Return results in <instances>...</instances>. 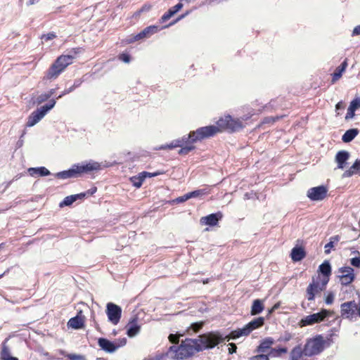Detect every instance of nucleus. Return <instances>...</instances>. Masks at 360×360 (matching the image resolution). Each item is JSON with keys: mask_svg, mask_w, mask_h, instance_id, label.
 Segmentation results:
<instances>
[{"mask_svg": "<svg viewBox=\"0 0 360 360\" xmlns=\"http://www.w3.org/2000/svg\"><path fill=\"white\" fill-rule=\"evenodd\" d=\"M101 169L102 167L99 162L90 160L86 162L73 165L69 169L57 172L54 174V176L60 179H67L77 177L84 173L98 171Z\"/></svg>", "mask_w": 360, "mask_h": 360, "instance_id": "3", "label": "nucleus"}, {"mask_svg": "<svg viewBox=\"0 0 360 360\" xmlns=\"http://www.w3.org/2000/svg\"><path fill=\"white\" fill-rule=\"evenodd\" d=\"M76 199L77 200H83L86 196H87V193L86 192L80 193L78 194H75Z\"/></svg>", "mask_w": 360, "mask_h": 360, "instance_id": "56", "label": "nucleus"}, {"mask_svg": "<svg viewBox=\"0 0 360 360\" xmlns=\"http://www.w3.org/2000/svg\"><path fill=\"white\" fill-rule=\"evenodd\" d=\"M27 172L31 176L34 177L46 176L51 174L50 171L45 167H30Z\"/></svg>", "mask_w": 360, "mask_h": 360, "instance_id": "24", "label": "nucleus"}, {"mask_svg": "<svg viewBox=\"0 0 360 360\" xmlns=\"http://www.w3.org/2000/svg\"><path fill=\"white\" fill-rule=\"evenodd\" d=\"M360 34V25L356 26L352 31V36Z\"/></svg>", "mask_w": 360, "mask_h": 360, "instance_id": "57", "label": "nucleus"}, {"mask_svg": "<svg viewBox=\"0 0 360 360\" xmlns=\"http://www.w3.org/2000/svg\"><path fill=\"white\" fill-rule=\"evenodd\" d=\"M49 98H49V95L46 94V92H45V93H43V94L39 95L36 98L35 101H34V103L39 105L45 101H46Z\"/></svg>", "mask_w": 360, "mask_h": 360, "instance_id": "38", "label": "nucleus"}, {"mask_svg": "<svg viewBox=\"0 0 360 360\" xmlns=\"http://www.w3.org/2000/svg\"><path fill=\"white\" fill-rule=\"evenodd\" d=\"M354 172H355V170L351 169V167H350L349 169L345 172V173L343 174V176H345V177L351 176L352 175H353L354 174Z\"/></svg>", "mask_w": 360, "mask_h": 360, "instance_id": "55", "label": "nucleus"}, {"mask_svg": "<svg viewBox=\"0 0 360 360\" xmlns=\"http://www.w3.org/2000/svg\"><path fill=\"white\" fill-rule=\"evenodd\" d=\"M222 340L223 338L219 334L209 333L200 335L198 339L187 338L184 341L187 352L189 353V356H191L195 352L214 347Z\"/></svg>", "mask_w": 360, "mask_h": 360, "instance_id": "2", "label": "nucleus"}, {"mask_svg": "<svg viewBox=\"0 0 360 360\" xmlns=\"http://www.w3.org/2000/svg\"><path fill=\"white\" fill-rule=\"evenodd\" d=\"M182 147L181 145V141H179V139H174L172 141L169 143L163 144L158 148L156 150H172L176 148Z\"/></svg>", "mask_w": 360, "mask_h": 360, "instance_id": "31", "label": "nucleus"}, {"mask_svg": "<svg viewBox=\"0 0 360 360\" xmlns=\"http://www.w3.org/2000/svg\"><path fill=\"white\" fill-rule=\"evenodd\" d=\"M82 80L81 79H75V82H74V84H73V88H77L79 87L82 83Z\"/></svg>", "mask_w": 360, "mask_h": 360, "instance_id": "60", "label": "nucleus"}, {"mask_svg": "<svg viewBox=\"0 0 360 360\" xmlns=\"http://www.w3.org/2000/svg\"><path fill=\"white\" fill-rule=\"evenodd\" d=\"M56 92L55 89H51L49 91L46 92V94L49 95V98H51Z\"/></svg>", "mask_w": 360, "mask_h": 360, "instance_id": "64", "label": "nucleus"}, {"mask_svg": "<svg viewBox=\"0 0 360 360\" xmlns=\"http://www.w3.org/2000/svg\"><path fill=\"white\" fill-rule=\"evenodd\" d=\"M350 264L354 267L360 268V256L352 258Z\"/></svg>", "mask_w": 360, "mask_h": 360, "instance_id": "45", "label": "nucleus"}, {"mask_svg": "<svg viewBox=\"0 0 360 360\" xmlns=\"http://www.w3.org/2000/svg\"><path fill=\"white\" fill-rule=\"evenodd\" d=\"M349 158V153L346 150H340L335 155V161L339 169H344L346 162Z\"/></svg>", "mask_w": 360, "mask_h": 360, "instance_id": "23", "label": "nucleus"}, {"mask_svg": "<svg viewBox=\"0 0 360 360\" xmlns=\"http://www.w3.org/2000/svg\"><path fill=\"white\" fill-rule=\"evenodd\" d=\"M56 103V101L55 99H51L49 103L41 106L36 110L33 111L28 117L26 127H31L38 123L49 110L54 108Z\"/></svg>", "mask_w": 360, "mask_h": 360, "instance_id": "6", "label": "nucleus"}, {"mask_svg": "<svg viewBox=\"0 0 360 360\" xmlns=\"http://www.w3.org/2000/svg\"><path fill=\"white\" fill-rule=\"evenodd\" d=\"M330 314V311L327 309H321L319 312L312 314L304 316L302 319L300 323L302 326H311L314 323L323 321L326 317Z\"/></svg>", "mask_w": 360, "mask_h": 360, "instance_id": "9", "label": "nucleus"}, {"mask_svg": "<svg viewBox=\"0 0 360 360\" xmlns=\"http://www.w3.org/2000/svg\"><path fill=\"white\" fill-rule=\"evenodd\" d=\"M126 327L127 334L130 338L136 336L140 331V326L137 323L136 318H133Z\"/></svg>", "mask_w": 360, "mask_h": 360, "instance_id": "18", "label": "nucleus"}, {"mask_svg": "<svg viewBox=\"0 0 360 360\" xmlns=\"http://www.w3.org/2000/svg\"><path fill=\"white\" fill-rule=\"evenodd\" d=\"M338 278L342 285H348L354 281V270L351 266H342L338 269Z\"/></svg>", "mask_w": 360, "mask_h": 360, "instance_id": "12", "label": "nucleus"}, {"mask_svg": "<svg viewBox=\"0 0 360 360\" xmlns=\"http://www.w3.org/2000/svg\"><path fill=\"white\" fill-rule=\"evenodd\" d=\"M106 314L108 321L113 325H117L120 320L122 315V309L120 306L108 302L106 305Z\"/></svg>", "mask_w": 360, "mask_h": 360, "instance_id": "10", "label": "nucleus"}, {"mask_svg": "<svg viewBox=\"0 0 360 360\" xmlns=\"http://www.w3.org/2000/svg\"><path fill=\"white\" fill-rule=\"evenodd\" d=\"M230 346L231 347L229 348V353L233 354V353L236 352V349H237L236 345L234 343H231V344H230Z\"/></svg>", "mask_w": 360, "mask_h": 360, "instance_id": "58", "label": "nucleus"}, {"mask_svg": "<svg viewBox=\"0 0 360 360\" xmlns=\"http://www.w3.org/2000/svg\"><path fill=\"white\" fill-rule=\"evenodd\" d=\"M68 358L70 360H85L84 356L76 354H70L68 355Z\"/></svg>", "mask_w": 360, "mask_h": 360, "instance_id": "46", "label": "nucleus"}, {"mask_svg": "<svg viewBox=\"0 0 360 360\" xmlns=\"http://www.w3.org/2000/svg\"><path fill=\"white\" fill-rule=\"evenodd\" d=\"M56 37V34L54 32H49L46 34H43L41 37V39L44 41H49L55 39Z\"/></svg>", "mask_w": 360, "mask_h": 360, "instance_id": "44", "label": "nucleus"}, {"mask_svg": "<svg viewBox=\"0 0 360 360\" xmlns=\"http://www.w3.org/2000/svg\"><path fill=\"white\" fill-rule=\"evenodd\" d=\"M291 339V335L289 333L285 334V335L281 337L278 341L288 342Z\"/></svg>", "mask_w": 360, "mask_h": 360, "instance_id": "53", "label": "nucleus"}, {"mask_svg": "<svg viewBox=\"0 0 360 360\" xmlns=\"http://www.w3.org/2000/svg\"><path fill=\"white\" fill-rule=\"evenodd\" d=\"M344 108H345V105H344V103L342 101L338 102L336 104V105H335V108H336L337 110L343 109Z\"/></svg>", "mask_w": 360, "mask_h": 360, "instance_id": "62", "label": "nucleus"}, {"mask_svg": "<svg viewBox=\"0 0 360 360\" xmlns=\"http://www.w3.org/2000/svg\"><path fill=\"white\" fill-rule=\"evenodd\" d=\"M328 189L324 186H319L309 188L307 195L312 201H321L327 195Z\"/></svg>", "mask_w": 360, "mask_h": 360, "instance_id": "14", "label": "nucleus"}, {"mask_svg": "<svg viewBox=\"0 0 360 360\" xmlns=\"http://www.w3.org/2000/svg\"><path fill=\"white\" fill-rule=\"evenodd\" d=\"M359 167H360V161L356 160L355 161V162L351 167V169L356 170V169H358L359 168Z\"/></svg>", "mask_w": 360, "mask_h": 360, "instance_id": "59", "label": "nucleus"}, {"mask_svg": "<svg viewBox=\"0 0 360 360\" xmlns=\"http://www.w3.org/2000/svg\"><path fill=\"white\" fill-rule=\"evenodd\" d=\"M250 360H269V355L259 353V354L251 357Z\"/></svg>", "mask_w": 360, "mask_h": 360, "instance_id": "42", "label": "nucleus"}, {"mask_svg": "<svg viewBox=\"0 0 360 360\" xmlns=\"http://www.w3.org/2000/svg\"><path fill=\"white\" fill-rule=\"evenodd\" d=\"M98 345L101 349L108 353H112L117 350L115 342L110 341L104 338H100L98 340Z\"/></svg>", "mask_w": 360, "mask_h": 360, "instance_id": "17", "label": "nucleus"}, {"mask_svg": "<svg viewBox=\"0 0 360 360\" xmlns=\"http://www.w3.org/2000/svg\"><path fill=\"white\" fill-rule=\"evenodd\" d=\"M274 344V340L272 338H266L262 340L257 347L256 352L260 354H264L271 349V345Z\"/></svg>", "mask_w": 360, "mask_h": 360, "instance_id": "20", "label": "nucleus"}, {"mask_svg": "<svg viewBox=\"0 0 360 360\" xmlns=\"http://www.w3.org/2000/svg\"><path fill=\"white\" fill-rule=\"evenodd\" d=\"M120 60L122 61L128 63L130 62L131 57L128 53H122L119 56Z\"/></svg>", "mask_w": 360, "mask_h": 360, "instance_id": "49", "label": "nucleus"}, {"mask_svg": "<svg viewBox=\"0 0 360 360\" xmlns=\"http://www.w3.org/2000/svg\"><path fill=\"white\" fill-rule=\"evenodd\" d=\"M11 356L10 350L8 347L6 345V343L4 342L2 344V350L1 352V359L2 360H7Z\"/></svg>", "mask_w": 360, "mask_h": 360, "instance_id": "37", "label": "nucleus"}, {"mask_svg": "<svg viewBox=\"0 0 360 360\" xmlns=\"http://www.w3.org/2000/svg\"><path fill=\"white\" fill-rule=\"evenodd\" d=\"M74 57L72 55H62L59 56L51 65L46 73V78L49 79H56L72 63Z\"/></svg>", "mask_w": 360, "mask_h": 360, "instance_id": "4", "label": "nucleus"}, {"mask_svg": "<svg viewBox=\"0 0 360 360\" xmlns=\"http://www.w3.org/2000/svg\"><path fill=\"white\" fill-rule=\"evenodd\" d=\"M320 288V282L318 279L313 278L312 282L310 283L306 290V296L309 301H313L315 299L316 295L321 292Z\"/></svg>", "mask_w": 360, "mask_h": 360, "instance_id": "15", "label": "nucleus"}, {"mask_svg": "<svg viewBox=\"0 0 360 360\" xmlns=\"http://www.w3.org/2000/svg\"><path fill=\"white\" fill-rule=\"evenodd\" d=\"M264 323V319L263 317H258L248 324H246L243 328H238L237 330H233L231 332L229 337L228 338V341L231 339L235 340L241 336H247L253 330L262 327Z\"/></svg>", "mask_w": 360, "mask_h": 360, "instance_id": "5", "label": "nucleus"}, {"mask_svg": "<svg viewBox=\"0 0 360 360\" xmlns=\"http://www.w3.org/2000/svg\"><path fill=\"white\" fill-rule=\"evenodd\" d=\"M360 108V97L356 98L352 100L347 109V112L345 116L346 120L352 119L355 115V111Z\"/></svg>", "mask_w": 360, "mask_h": 360, "instance_id": "19", "label": "nucleus"}, {"mask_svg": "<svg viewBox=\"0 0 360 360\" xmlns=\"http://www.w3.org/2000/svg\"><path fill=\"white\" fill-rule=\"evenodd\" d=\"M189 13V11H187L186 13H185L184 14H182L181 15H180L175 21L169 23L168 25H166L164 27H168L169 26H171V25H174L177 21H179V20L181 19H183L184 18H185L188 14Z\"/></svg>", "mask_w": 360, "mask_h": 360, "instance_id": "52", "label": "nucleus"}, {"mask_svg": "<svg viewBox=\"0 0 360 360\" xmlns=\"http://www.w3.org/2000/svg\"><path fill=\"white\" fill-rule=\"evenodd\" d=\"M339 236H334L330 238V241L324 246L325 253L326 255L330 253L331 249L334 247L335 244L339 241Z\"/></svg>", "mask_w": 360, "mask_h": 360, "instance_id": "34", "label": "nucleus"}, {"mask_svg": "<svg viewBox=\"0 0 360 360\" xmlns=\"http://www.w3.org/2000/svg\"><path fill=\"white\" fill-rule=\"evenodd\" d=\"M202 323H192L190 327V330H192L193 332L196 333L202 328Z\"/></svg>", "mask_w": 360, "mask_h": 360, "instance_id": "47", "label": "nucleus"}, {"mask_svg": "<svg viewBox=\"0 0 360 360\" xmlns=\"http://www.w3.org/2000/svg\"><path fill=\"white\" fill-rule=\"evenodd\" d=\"M97 191L96 187H92L91 188L89 189L86 191V193H87V195H91L94 194Z\"/></svg>", "mask_w": 360, "mask_h": 360, "instance_id": "61", "label": "nucleus"}, {"mask_svg": "<svg viewBox=\"0 0 360 360\" xmlns=\"http://www.w3.org/2000/svg\"><path fill=\"white\" fill-rule=\"evenodd\" d=\"M183 7V4L178 3L174 6L170 8L162 17L160 21L164 22L179 11Z\"/></svg>", "mask_w": 360, "mask_h": 360, "instance_id": "25", "label": "nucleus"}, {"mask_svg": "<svg viewBox=\"0 0 360 360\" xmlns=\"http://www.w3.org/2000/svg\"><path fill=\"white\" fill-rule=\"evenodd\" d=\"M243 128V122L240 119H234L231 115H227L221 117L217 122L216 126L209 125L206 127H202L193 131L195 138L194 140H196V142H198L205 139L212 137L221 131L235 132L240 130Z\"/></svg>", "mask_w": 360, "mask_h": 360, "instance_id": "1", "label": "nucleus"}, {"mask_svg": "<svg viewBox=\"0 0 360 360\" xmlns=\"http://www.w3.org/2000/svg\"><path fill=\"white\" fill-rule=\"evenodd\" d=\"M210 193V190L208 188H202L195 190L191 192H189L190 198H198L205 195H207Z\"/></svg>", "mask_w": 360, "mask_h": 360, "instance_id": "35", "label": "nucleus"}, {"mask_svg": "<svg viewBox=\"0 0 360 360\" xmlns=\"http://www.w3.org/2000/svg\"><path fill=\"white\" fill-rule=\"evenodd\" d=\"M115 342L116 349L124 346L127 343V339L125 338L116 340Z\"/></svg>", "mask_w": 360, "mask_h": 360, "instance_id": "43", "label": "nucleus"}, {"mask_svg": "<svg viewBox=\"0 0 360 360\" xmlns=\"http://www.w3.org/2000/svg\"><path fill=\"white\" fill-rule=\"evenodd\" d=\"M195 136L193 131H191L188 135H184L179 138V140L181 141V146H193L194 143H196V140H194Z\"/></svg>", "mask_w": 360, "mask_h": 360, "instance_id": "29", "label": "nucleus"}, {"mask_svg": "<svg viewBox=\"0 0 360 360\" xmlns=\"http://www.w3.org/2000/svg\"><path fill=\"white\" fill-rule=\"evenodd\" d=\"M319 272L323 276H330L331 274V266L328 261H325L319 267Z\"/></svg>", "mask_w": 360, "mask_h": 360, "instance_id": "32", "label": "nucleus"}, {"mask_svg": "<svg viewBox=\"0 0 360 360\" xmlns=\"http://www.w3.org/2000/svg\"><path fill=\"white\" fill-rule=\"evenodd\" d=\"M304 355L303 349L300 346L294 347L290 354V360H299Z\"/></svg>", "mask_w": 360, "mask_h": 360, "instance_id": "33", "label": "nucleus"}, {"mask_svg": "<svg viewBox=\"0 0 360 360\" xmlns=\"http://www.w3.org/2000/svg\"><path fill=\"white\" fill-rule=\"evenodd\" d=\"M161 29L162 28L157 25L148 26L139 33L130 38L128 41L129 43H132L143 39L150 38L152 35L158 33L160 30H161Z\"/></svg>", "mask_w": 360, "mask_h": 360, "instance_id": "13", "label": "nucleus"}, {"mask_svg": "<svg viewBox=\"0 0 360 360\" xmlns=\"http://www.w3.org/2000/svg\"><path fill=\"white\" fill-rule=\"evenodd\" d=\"M168 338L172 343L176 344L179 342V337L175 334H170Z\"/></svg>", "mask_w": 360, "mask_h": 360, "instance_id": "51", "label": "nucleus"}, {"mask_svg": "<svg viewBox=\"0 0 360 360\" xmlns=\"http://www.w3.org/2000/svg\"><path fill=\"white\" fill-rule=\"evenodd\" d=\"M334 294L333 292H329L325 299V302L327 304H331L334 300Z\"/></svg>", "mask_w": 360, "mask_h": 360, "instance_id": "50", "label": "nucleus"}, {"mask_svg": "<svg viewBox=\"0 0 360 360\" xmlns=\"http://www.w3.org/2000/svg\"><path fill=\"white\" fill-rule=\"evenodd\" d=\"M191 199L190 198V195H189V193H186L185 195H182V196H179L176 198H175L174 200H173V202L174 203H182V202H186V200Z\"/></svg>", "mask_w": 360, "mask_h": 360, "instance_id": "40", "label": "nucleus"}, {"mask_svg": "<svg viewBox=\"0 0 360 360\" xmlns=\"http://www.w3.org/2000/svg\"><path fill=\"white\" fill-rule=\"evenodd\" d=\"M347 67V59H345L340 66H338L335 72L333 74V77H332V82L334 83L335 82H336L338 79H339L342 75V72H345V70H346Z\"/></svg>", "mask_w": 360, "mask_h": 360, "instance_id": "27", "label": "nucleus"}, {"mask_svg": "<svg viewBox=\"0 0 360 360\" xmlns=\"http://www.w3.org/2000/svg\"><path fill=\"white\" fill-rule=\"evenodd\" d=\"M264 309L263 301L259 299L255 300L251 307V314L257 315L262 312Z\"/></svg>", "mask_w": 360, "mask_h": 360, "instance_id": "28", "label": "nucleus"}, {"mask_svg": "<svg viewBox=\"0 0 360 360\" xmlns=\"http://www.w3.org/2000/svg\"><path fill=\"white\" fill-rule=\"evenodd\" d=\"M180 148L181 149L178 152L179 155H187L189 152L195 149L194 146H184Z\"/></svg>", "mask_w": 360, "mask_h": 360, "instance_id": "39", "label": "nucleus"}, {"mask_svg": "<svg viewBox=\"0 0 360 360\" xmlns=\"http://www.w3.org/2000/svg\"><path fill=\"white\" fill-rule=\"evenodd\" d=\"M305 256L306 252L301 246H295L291 250L290 257L293 262H300L303 259Z\"/></svg>", "mask_w": 360, "mask_h": 360, "instance_id": "22", "label": "nucleus"}, {"mask_svg": "<svg viewBox=\"0 0 360 360\" xmlns=\"http://www.w3.org/2000/svg\"><path fill=\"white\" fill-rule=\"evenodd\" d=\"M188 354L186 349L184 341H182L179 346H171L165 354V356L174 360H184L190 357Z\"/></svg>", "mask_w": 360, "mask_h": 360, "instance_id": "8", "label": "nucleus"}, {"mask_svg": "<svg viewBox=\"0 0 360 360\" xmlns=\"http://www.w3.org/2000/svg\"><path fill=\"white\" fill-rule=\"evenodd\" d=\"M221 217L222 214L221 212L210 214L207 216L202 217L200 219V223L202 224L213 226L217 224Z\"/></svg>", "mask_w": 360, "mask_h": 360, "instance_id": "16", "label": "nucleus"}, {"mask_svg": "<svg viewBox=\"0 0 360 360\" xmlns=\"http://www.w3.org/2000/svg\"><path fill=\"white\" fill-rule=\"evenodd\" d=\"M149 174L148 172H142L139 173L138 176H134L130 178V181L133 186L136 188H140L143 184V181L147 177V175Z\"/></svg>", "mask_w": 360, "mask_h": 360, "instance_id": "26", "label": "nucleus"}, {"mask_svg": "<svg viewBox=\"0 0 360 360\" xmlns=\"http://www.w3.org/2000/svg\"><path fill=\"white\" fill-rule=\"evenodd\" d=\"M287 352H288V349L285 347H280L278 349H271V351H270V353L269 354V355L273 354L274 356H279L281 354L286 353Z\"/></svg>", "mask_w": 360, "mask_h": 360, "instance_id": "41", "label": "nucleus"}, {"mask_svg": "<svg viewBox=\"0 0 360 360\" xmlns=\"http://www.w3.org/2000/svg\"><path fill=\"white\" fill-rule=\"evenodd\" d=\"M77 201L75 194L65 197L62 202H60V207L70 206L74 202Z\"/></svg>", "mask_w": 360, "mask_h": 360, "instance_id": "36", "label": "nucleus"}, {"mask_svg": "<svg viewBox=\"0 0 360 360\" xmlns=\"http://www.w3.org/2000/svg\"><path fill=\"white\" fill-rule=\"evenodd\" d=\"M279 307V304L277 303V304H275L273 307L269 310V314H271L274 311H275L276 309H277Z\"/></svg>", "mask_w": 360, "mask_h": 360, "instance_id": "63", "label": "nucleus"}, {"mask_svg": "<svg viewBox=\"0 0 360 360\" xmlns=\"http://www.w3.org/2000/svg\"><path fill=\"white\" fill-rule=\"evenodd\" d=\"M359 134L357 129H350L345 131L342 137V140L345 143H349L352 141Z\"/></svg>", "mask_w": 360, "mask_h": 360, "instance_id": "30", "label": "nucleus"}, {"mask_svg": "<svg viewBox=\"0 0 360 360\" xmlns=\"http://www.w3.org/2000/svg\"><path fill=\"white\" fill-rule=\"evenodd\" d=\"M329 281V276H323L322 280L320 282V288L321 290H323L326 288L327 283Z\"/></svg>", "mask_w": 360, "mask_h": 360, "instance_id": "48", "label": "nucleus"}, {"mask_svg": "<svg viewBox=\"0 0 360 360\" xmlns=\"http://www.w3.org/2000/svg\"><path fill=\"white\" fill-rule=\"evenodd\" d=\"M81 314L82 311H80L76 316L71 318L68 322V326L74 329L83 328L84 321Z\"/></svg>", "mask_w": 360, "mask_h": 360, "instance_id": "21", "label": "nucleus"}, {"mask_svg": "<svg viewBox=\"0 0 360 360\" xmlns=\"http://www.w3.org/2000/svg\"><path fill=\"white\" fill-rule=\"evenodd\" d=\"M25 133H26L25 131H24L22 134V135L20 136V139L18 141V142L16 143V146L18 148H20L22 146L23 143H24L22 138L25 136Z\"/></svg>", "mask_w": 360, "mask_h": 360, "instance_id": "54", "label": "nucleus"}, {"mask_svg": "<svg viewBox=\"0 0 360 360\" xmlns=\"http://www.w3.org/2000/svg\"><path fill=\"white\" fill-rule=\"evenodd\" d=\"M341 316L343 319H352L357 314L358 304L355 301H349L340 305Z\"/></svg>", "mask_w": 360, "mask_h": 360, "instance_id": "11", "label": "nucleus"}, {"mask_svg": "<svg viewBox=\"0 0 360 360\" xmlns=\"http://www.w3.org/2000/svg\"><path fill=\"white\" fill-rule=\"evenodd\" d=\"M326 341L321 335L309 340L303 349L304 355L311 356L320 354L324 349Z\"/></svg>", "mask_w": 360, "mask_h": 360, "instance_id": "7", "label": "nucleus"}]
</instances>
